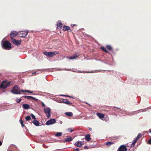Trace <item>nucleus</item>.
I'll return each mask as SVG.
<instances>
[{
  "mask_svg": "<svg viewBox=\"0 0 151 151\" xmlns=\"http://www.w3.org/2000/svg\"><path fill=\"white\" fill-rule=\"evenodd\" d=\"M21 100H22V99H16V101L17 103H19L21 101Z\"/></svg>",
  "mask_w": 151,
  "mask_h": 151,
  "instance_id": "35",
  "label": "nucleus"
},
{
  "mask_svg": "<svg viewBox=\"0 0 151 151\" xmlns=\"http://www.w3.org/2000/svg\"><path fill=\"white\" fill-rule=\"evenodd\" d=\"M96 114L98 117L101 119L104 118V114L100 113H97Z\"/></svg>",
  "mask_w": 151,
  "mask_h": 151,
  "instance_id": "19",
  "label": "nucleus"
},
{
  "mask_svg": "<svg viewBox=\"0 0 151 151\" xmlns=\"http://www.w3.org/2000/svg\"><path fill=\"white\" fill-rule=\"evenodd\" d=\"M78 73H84L83 72L81 71H79L78 72Z\"/></svg>",
  "mask_w": 151,
  "mask_h": 151,
  "instance_id": "51",
  "label": "nucleus"
},
{
  "mask_svg": "<svg viewBox=\"0 0 151 151\" xmlns=\"http://www.w3.org/2000/svg\"><path fill=\"white\" fill-rule=\"evenodd\" d=\"M44 111L45 114L47 117L48 118H50L51 116L50 109L49 107H47L44 109Z\"/></svg>",
  "mask_w": 151,
  "mask_h": 151,
  "instance_id": "6",
  "label": "nucleus"
},
{
  "mask_svg": "<svg viewBox=\"0 0 151 151\" xmlns=\"http://www.w3.org/2000/svg\"><path fill=\"white\" fill-rule=\"evenodd\" d=\"M141 136V134L140 133H139L137 137H135L137 139H139Z\"/></svg>",
  "mask_w": 151,
  "mask_h": 151,
  "instance_id": "33",
  "label": "nucleus"
},
{
  "mask_svg": "<svg viewBox=\"0 0 151 151\" xmlns=\"http://www.w3.org/2000/svg\"><path fill=\"white\" fill-rule=\"evenodd\" d=\"M73 138L70 136H67L66 138L65 139V140L63 141V142H70L73 140Z\"/></svg>",
  "mask_w": 151,
  "mask_h": 151,
  "instance_id": "12",
  "label": "nucleus"
},
{
  "mask_svg": "<svg viewBox=\"0 0 151 151\" xmlns=\"http://www.w3.org/2000/svg\"><path fill=\"white\" fill-rule=\"evenodd\" d=\"M83 145L82 143V142L79 141H78L75 142L74 144V145H76L78 147H81Z\"/></svg>",
  "mask_w": 151,
  "mask_h": 151,
  "instance_id": "15",
  "label": "nucleus"
},
{
  "mask_svg": "<svg viewBox=\"0 0 151 151\" xmlns=\"http://www.w3.org/2000/svg\"><path fill=\"white\" fill-rule=\"evenodd\" d=\"M23 107L25 109H28L29 108V105L27 104H24L22 105Z\"/></svg>",
  "mask_w": 151,
  "mask_h": 151,
  "instance_id": "18",
  "label": "nucleus"
},
{
  "mask_svg": "<svg viewBox=\"0 0 151 151\" xmlns=\"http://www.w3.org/2000/svg\"><path fill=\"white\" fill-rule=\"evenodd\" d=\"M59 123L60 124H62L63 122L62 121H60Z\"/></svg>",
  "mask_w": 151,
  "mask_h": 151,
  "instance_id": "48",
  "label": "nucleus"
},
{
  "mask_svg": "<svg viewBox=\"0 0 151 151\" xmlns=\"http://www.w3.org/2000/svg\"><path fill=\"white\" fill-rule=\"evenodd\" d=\"M20 123L21 124V126L22 127H24V122L22 120L20 119Z\"/></svg>",
  "mask_w": 151,
  "mask_h": 151,
  "instance_id": "32",
  "label": "nucleus"
},
{
  "mask_svg": "<svg viewBox=\"0 0 151 151\" xmlns=\"http://www.w3.org/2000/svg\"><path fill=\"white\" fill-rule=\"evenodd\" d=\"M17 35L18 33L17 32L12 31L10 33V36L11 38H12L16 36Z\"/></svg>",
  "mask_w": 151,
  "mask_h": 151,
  "instance_id": "13",
  "label": "nucleus"
},
{
  "mask_svg": "<svg viewBox=\"0 0 151 151\" xmlns=\"http://www.w3.org/2000/svg\"><path fill=\"white\" fill-rule=\"evenodd\" d=\"M127 150L126 146L123 145L120 146L117 151H127Z\"/></svg>",
  "mask_w": 151,
  "mask_h": 151,
  "instance_id": "10",
  "label": "nucleus"
},
{
  "mask_svg": "<svg viewBox=\"0 0 151 151\" xmlns=\"http://www.w3.org/2000/svg\"><path fill=\"white\" fill-rule=\"evenodd\" d=\"M148 143L149 144H151V138L149 139L148 141Z\"/></svg>",
  "mask_w": 151,
  "mask_h": 151,
  "instance_id": "39",
  "label": "nucleus"
},
{
  "mask_svg": "<svg viewBox=\"0 0 151 151\" xmlns=\"http://www.w3.org/2000/svg\"><path fill=\"white\" fill-rule=\"evenodd\" d=\"M105 52H106V53H109V54H110L111 56H112L113 54L110 53L107 50H106V51Z\"/></svg>",
  "mask_w": 151,
  "mask_h": 151,
  "instance_id": "37",
  "label": "nucleus"
},
{
  "mask_svg": "<svg viewBox=\"0 0 151 151\" xmlns=\"http://www.w3.org/2000/svg\"><path fill=\"white\" fill-rule=\"evenodd\" d=\"M87 73H93V72H92V71H91V72H87Z\"/></svg>",
  "mask_w": 151,
  "mask_h": 151,
  "instance_id": "54",
  "label": "nucleus"
},
{
  "mask_svg": "<svg viewBox=\"0 0 151 151\" xmlns=\"http://www.w3.org/2000/svg\"><path fill=\"white\" fill-rule=\"evenodd\" d=\"M43 54L47 57H52L58 54L59 52L57 51H54L52 52H44Z\"/></svg>",
  "mask_w": 151,
  "mask_h": 151,
  "instance_id": "4",
  "label": "nucleus"
},
{
  "mask_svg": "<svg viewBox=\"0 0 151 151\" xmlns=\"http://www.w3.org/2000/svg\"><path fill=\"white\" fill-rule=\"evenodd\" d=\"M28 32V30L24 31H20L19 32V35L21 37L25 38L26 37Z\"/></svg>",
  "mask_w": 151,
  "mask_h": 151,
  "instance_id": "7",
  "label": "nucleus"
},
{
  "mask_svg": "<svg viewBox=\"0 0 151 151\" xmlns=\"http://www.w3.org/2000/svg\"><path fill=\"white\" fill-rule=\"evenodd\" d=\"M63 30L64 31L68 30H70V32H71V30L70 29V27H69L64 26L63 28Z\"/></svg>",
  "mask_w": 151,
  "mask_h": 151,
  "instance_id": "21",
  "label": "nucleus"
},
{
  "mask_svg": "<svg viewBox=\"0 0 151 151\" xmlns=\"http://www.w3.org/2000/svg\"><path fill=\"white\" fill-rule=\"evenodd\" d=\"M20 91V92L21 91V92H24L25 90H23V89H22V90H21Z\"/></svg>",
  "mask_w": 151,
  "mask_h": 151,
  "instance_id": "44",
  "label": "nucleus"
},
{
  "mask_svg": "<svg viewBox=\"0 0 151 151\" xmlns=\"http://www.w3.org/2000/svg\"><path fill=\"white\" fill-rule=\"evenodd\" d=\"M76 25V24H71V26H72V27H73V26H74Z\"/></svg>",
  "mask_w": 151,
  "mask_h": 151,
  "instance_id": "49",
  "label": "nucleus"
},
{
  "mask_svg": "<svg viewBox=\"0 0 151 151\" xmlns=\"http://www.w3.org/2000/svg\"><path fill=\"white\" fill-rule=\"evenodd\" d=\"M143 134H148V131H144L143 132Z\"/></svg>",
  "mask_w": 151,
  "mask_h": 151,
  "instance_id": "38",
  "label": "nucleus"
},
{
  "mask_svg": "<svg viewBox=\"0 0 151 151\" xmlns=\"http://www.w3.org/2000/svg\"><path fill=\"white\" fill-rule=\"evenodd\" d=\"M106 48L109 50L111 51H113V49L112 47L110 45H107L106 46Z\"/></svg>",
  "mask_w": 151,
  "mask_h": 151,
  "instance_id": "23",
  "label": "nucleus"
},
{
  "mask_svg": "<svg viewBox=\"0 0 151 151\" xmlns=\"http://www.w3.org/2000/svg\"><path fill=\"white\" fill-rule=\"evenodd\" d=\"M57 25V27L59 29H60L62 28V23H61V21H58Z\"/></svg>",
  "mask_w": 151,
  "mask_h": 151,
  "instance_id": "17",
  "label": "nucleus"
},
{
  "mask_svg": "<svg viewBox=\"0 0 151 151\" xmlns=\"http://www.w3.org/2000/svg\"><path fill=\"white\" fill-rule=\"evenodd\" d=\"M148 109V108H146L145 109H141L139 110H137V111L138 113L140 112H144V111H147V110Z\"/></svg>",
  "mask_w": 151,
  "mask_h": 151,
  "instance_id": "25",
  "label": "nucleus"
},
{
  "mask_svg": "<svg viewBox=\"0 0 151 151\" xmlns=\"http://www.w3.org/2000/svg\"><path fill=\"white\" fill-rule=\"evenodd\" d=\"M6 37H5L3 40V41H4V40H6Z\"/></svg>",
  "mask_w": 151,
  "mask_h": 151,
  "instance_id": "55",
  "label": "nucleus"
},
{
  "mask_svg": "<svg viewBox=\"0 0 151 151\" xmlns=\"http://www.w3.org/2000/svg\"><path fill=\"white\" fill-rule=\"evenodd\" d=\"M77 151H79V149L78 148H76L75 149Z\"/></svg>",
  "mask_w": 151,
  "mask_h": 151,
  "instance_id": "47",
  "label": "nucleus"
},
{
  "mask_svg": "<svg viewBox=\"0 0 151 151\" xmlns=\"http://www.w3.org/2000/svg\"><path fill=\"white\" fill-rule=\"evenodd\" d=\"M32 99L35 100L36 101H37L38 99H36V98L32 97Z\"/></svg>",
  "mask_w": 151,
  "mask_h": 151,
  "instance_id": "41",
  "label": "nucleus"
},
{
  "mask_svg": "<svg viewBox=\"0 0 151 151\" xmlns=\"http://www.w3.org/2000/svg\"><path fill=\"white\" fill-rule=\"evenodd\" d=\"M58 102L61 103L65 104L67 105H72V103L69 101L65 99H63L62 101H58Z\"/></svg>",
  "mask_w": 151,
  "mask_h": 151,
  "instance_id": "9",
  "label": "nucleus"
},
{
  "mask_svg": "<svg viewBox=\"0 0 151 151\" xmlns=\"http://www.w3.org/2000/svg\"><path fill=\"white\" fill-rule=\"evenodd\" d=\"M28 91L29 90H25L24 92H28Z\"/></svg>",
  "mask_w": 151,
  "mask_h": 151,
  "instance_id": "50",
  "label": "nucleus"
},
{
  "mask_svg": "<svg viewBox=\"0 0 151 151\" xmlns=\"http://www.w3.org/2000/svg\"><path fill=\"white\" fill-rule=\"evenodd\" d=\"M13 82L12 81L5 82L3 81L2 83L0 84V88L3 89H6L8 87L10 86L11 84L13 83Z\"/></svg>",
  "mask_w": 151,
  "mask_h": 151,
  "instance_id": "3",
  "label": "nucleus"
},
{
  "mask_svg": "<svg viewBox=\"0 0 151 151\" xmlns=\"http://www.w3.org/2000/svg\"><path fill=\"white\" fill-rule=\"evenodd\" d=\"M45 69H39V70H37L36 72L33 73H32V74H35L36 73L39 74L40 73V72H39V71H40L41 72H42V71H45Z\"/></svg>",
  "mask_w": 151,
  "mask_h": 151,
  "instance_id": "22",
  "label": "nucleus"
},
{
  "mask_svg": "<svg viewBox=\"0 0 151 151\" xmlns=\"http://www.w3.org/2000/svg\"><path fill=\"white\" fill-rule=\"evenodd\" d=\"M32 122L37 127H38L40 126L39 124H40V123L37 120H34L32 121Z\"/></svg>",
  "mask_w": 151,
  "mask_h": 151,
  "instance_id": "16",
  "label": "nucleus"
},
{
  "mask_svg": "<svg viewBox=\"0 0 151 151\" xmlns=\"http://www.w3.org/2000/svg\"><path fill=\"white\" fill-rule=\"evenodd\" d=\"M31 119V117L29 116H27L25 118V119L27 121H29Z\"/></svg>",
  "mask_w": 151,
  "mask_h": 151,
  "instance_id": "30",
  "label": "nucleus"
},
{
  "mask_svg": "<svg viewBox=\"0 0 151 151\" xmlns=\"http://www.w3.org/2000/svg\"><path fill=\"white\" fill-rule=\"evenodd\" d=\"M66 131L68 132H72L73 131V128H68L67 129Z\"/></svg>",
  "mask_w": 151,
  "mask_h": 151,
  "instance_id": "29",
  "label": "nucleus"
},
{
  "mask_svg": "<svg viewBox=\"0 0 151 151\" xmlns=\"http://www.w3.org/2000/svg\"><path fill=\"white\" fill-rule=\"evenodd\" d=\"M1 76V75H0V76Z\"/></svg>",
  "mask_w": 151,
  "mask_h": 151,
  "instance_id": "59",
  "label": "nucleus"
},
{
  "mask_svg": "<svg viewBox=\"0 0 151 151\" xmlns=\"http://www.w3.org/2000/svg\"><path fill=\"white\" fill-rule=\"evenodd\" d=\"M114 108H116L119 109V111H117L114 108H112L111 110L116 112L117 111L118 113L119 114L120 113L122 114V115H121V116L122 115L125 116V115H126L127 114L128 115H132L133 114L132 113H128L127 114L126 111H125V110L121 109L120 108L116 107H114Z\"/></svg>",
  "mask_w": 151,
  "mask_h": 151,
  "instance_id": "2",
  "label": "nucleus"
},
{
  "mask_svg": "<svg viewBox=\"0 0 151 151\" xmlns=\"http://www.w3.org/2000/svg\"><path fill=\"white\" fill-rule=\"evenodd\" d=\"M19 89V86H16L12 89L11 92L14 94H20L21 92Z\"/></svg>",
  "mask_w": 151,
  "mask_h": 151,
  "instance_id": "5",
  "label": "nucleus"
},
{
  "mask_svg": "<svg viewBox=\"0 0 151 151\" xmlns=\"http://www.w3.org/2000/svg\"><path fill=\"white\" fill-rule=\"evenodd\" d=\"M33 92L32 91H30V90H29L28 91V93H33Z\"/></svg>",
  "mask_w": 151,
  "mask_h": 151,
  "instance_id": "45",
  "label": "nucleus"
},
{
  "mask_svg": "<svg viewBox=\"0 0 151 151\" xmlns=\"http://www.w3.org/2000/svg\"><path fill=\"white\" fill-rule=\"evenodd\" d=\"M60 96H67V97H70L69 96L65 95H63V94L61 95H60Z\"/></svg>",
  "mask_w": 151,
  "mask_h": 151,
  "instance_id": "42",
  "label": "nucleus"
},
{
  "mask_svg": "<svg viewBox=\"0 0 151 151\" xmlns=\"http://www.w3.org/2000/svg\"><path fill=\"white\" fill-rule=\"evenodd\" d=\"M89 130L90 131H92V129L91 128H89Z\"/></svg>",
  "mask_w": 151,
  "mask_h": 151,
  "instance_id": "46",
  "label": "nucleus"
},
{
  "mask_svg": "<svg viewBox=\"0 0 151 151\" xmlns=\"http://www.w3.org/2000/svg\"><path fill=\"white\" fill-rule=\"evenodd\" d=\"M42 105L43 106H45V104H44L43 103H42Z\"/></svg>",
  "mask_w": 151,
  "mask_h": 151,
  "instance_id": "53",
  "label": "nucleus"
},
{
  "mask_svg": "<svg viewBox=\"0 0 151 151\" xmlns=\"http://www.w3.org/2000/svg\"><path fill=\"white\" fill-rule=\"evenodd\" d=\"M149 132L150 133H151V129H150L149 130Z\"/></svg>",
  "mask_w": 151,
  "mask_h": 151,
  "instance_id": "56",
  "label": "nucleus"
},
{
  "mask_svg": "<svg viewBox=\"0 0 151 151\" xmlns=\"http://www.w3.org/2000/svg\"><path fill=\"white\" fill-rule=\"evenodd\" d=\"M30 115H31V116L32 117V119H36V118L35 117V116L33 114H30Z\"/></svg>",
  "mask_w": 151,
  "mask_h": 151,
  "instance_id": "31",
  "label": "nucleus"
},
{
  "mask_svg": "<svg viewBox=\"0 0 151 151\" xmlns=\"http://www.w3.org/2000/svg\"><path fill=\"white\" fill-rule=\"evenodd\" d=\"M137 140V139H136L135 138H134V140H133L132 142L134 143L135 144Z\"/></svg>",
  "mask_w": 151,
  "mask_h": 151,
  "instance_id": "36",
  "label": "nucleus"
},
{
  "mask_svg": "<svg viewBox=\"0 0 151 151\" xmlns=\"http://www.w3.org/2000/svg\"><path fill=\"white\" fill-rule=\"evenodd\" d=\"M79 56V55H77L76 54H75L73 56L69 57L68 58L70 59H75L76 58H78Z\"/></svg>",
  "mask_w": 151,
  "mask_h": 151,
  "instance_id": "14",
  "label": "nucleus"
},
{
  "mask_svg": "<svg viewBox=\"0 0 151 151\" xmlns=\"http://www.w3.org/2000/svg\"><path fill=\"white\" fill-rule=\"evenodd\" d=\"M2 144V142L0 141V146H1Z\"/></svg>",
  "mask_w": 151,
  "mask_h": 151,
  "instance_id": "52",
  "label": "nucleus"
},
{
  "mask_svg": "<svg viewBox=\"0 0 151 151\" xmlns=\"http://www.w3.org/2000/svg\"><path fill=\"white\" fill-rule=\"evenodd\" d=\"M65 114L69 116H71L73 115V113L71 112H66Z\"/></svg>",
  "mask_w": 151,
  "mask_h": 151,
  "instance_id": "27",
  "label": "nucleus"
},
{
  "mask_svg": "<svg viewBox=\"0 0 151 151\" xmlns=\"http://www.w3.org/2000/svg\"><path fill=\"white\" fill-rule=\"evenodd\" d=\"M112 53H113V54H114V52H113Z\"/></svg>",
  "mask_w": 151,
  "mask_h": 151,
  "instance_id": "57",
  "label": "nucleus"
},
{
  "mask_svg": "<svg viewBox=\"0 0 151 151\" xmlns=\"http://www.w3.org/2000/svg\"><path fill=\"white\" fill-rule=\"evenodd\" d=\"M2 48L5 50H9L12 48L11 44L8 41H3L2 40L1 42Z\"/></svg>",
  "mask_w": 151,
  "mask_h": 151,
  "instance_id": "1",
  "label": "nucleus"
},
{
  "mask_svg": "<svg viewBox=\"0 0 151 151\" xmlns=\"http://www.w3.org/2000/svg\"><path fill=\"white\" fill-rule=\"evenodd\" d=\"M85 139L87 141H90L91 138H90V135L89 134H87L85 135Z\"/></svg>",
  "mask_w": 151,
  "mask_h": 151,
  "instance_id": "20",
  "label": "nucleus"
},
{
  "mask_svg": "<svg viewBox=\"0 0 151 151\" xmlns=\"http://www.w3.org/2000/svg\"><path fill=\"white\" fill-rule=\"evenodd\" d=\"M135 143H133L132 144L131 147H133L134 146Z\"/></svg>",
  "mask_w": 151,
  "mask_h": 151,
  "instance_id": "40",
  "label": "nucleus"
},
{
  "mask_svg": "<svg viewBox=\"0 0 151 151\" xmlns=\"http://www.w3.org/2000/svg\"><path fill=\"white\" fill-rule=\"evenodd\" d=\"M56 122V120L54 119H51L48 120L45 123L47 125H52Z\"/></svg>",
  "mask_w": 151,
  "mask_h": 151,
  "instance_id": "8",
  "label": "nucleus"
},
{
  "mask_svg": "<svg viewBox=\"0 0 151 151\" xmlns=\"http://www.w3.org/2000/svg\"><path fill=\"white\" fill-rule=\"evenodd\" d=\"M113 144V143L110 142H107L106 143V145L108 146H110Z\"/></svg>",
  "mask_w": 151,
  "mask_h": 151,
  "instance_id": "28",
  "label": "nucleus"
},
{
  "mask_svg": "<svg viewBox=\"0 0 151 151\" xmlns=\"http://www.w3.org/2000/svg\"><path fill=\"white\" fill-rule=\"evenodd\" d=\"M63 133L61 132H58L56 133V134L55 135V136L56 137H59L62 135V134Z\"/></svg>",
  "mask_w": 151,
  "mask_h": 151,
  "instance_id": "26",
  "label": "nucleus"
},
{
  "mask_svg": "<svg viewBox=\"0 0 151 151\" xmlns=\"http://www.w3.org/2000/svg\"><path fill=\"white\" fill-rule=\"evenodd\" d=\"M9 151H12L11 150H9Z\"/></svg>",
  "mask_w": 151,
  "mask_h": 151,
  "instance_id": "58",
  "label": "nucleus"
},
{
  "mask_svg": "<svg viewBox=\"0 0 151 151\" xmlns=\"http://www.w3.org/2000/svg\"><path fill=\"white\" fill-rule=\"evenodd\" d=\"M101 49L102 50H103L104 51V52H106V48L104 47H101Z\"/></svg>",
  "mask_w": 151,
  "mask_h": 151,
  "instance_id": "34",
  "label": "nucleus"
},
{
  "mask_svg": "<svg viewBox=\"0 0 151 151\" xmlns=\"http://www.w3.org/2000/svg\"><path fill=\"white\" fill-rule=\"evenodd\" d=\"M84 149H87L88 148V147L87 146H85L84 147Z\"/></svg>",
  "mask_w": 151,
  "mask_h": 151,
  "instance_id": "43",
  "label": "nucleus"
},
{
  "mask_svg": "<svg viewBox=\"0 0 151 151\" xmlns=\"http://www.w3.org/2000/svg\"><path fill=\"white\" fill-rule=\"evenodd\" d=\"M24 97L27 99L31 100L32 99V97L30 96H24Z\"/></svg>",
  "mask_w": 151,
  "mask_h": 151,
  "instance_id": "24",
  "label": "nucleus"
},
{
  "mask_svg": "<svg viewBox=\"0 0 151 151\" xmlns=\"http://www.w3.org/2000/svg\"><path fill=\"white\" fill-rule=\"evenodd\" d=\"M12 42L15 45L18 46L21 43V41L20 40H17L14 39H12Z\"/></svg>",
  "mask_w": 151,
  "mask_h": 151,
  "instance_id": "11",
  "label": "nucleus"
}]
</instances>
